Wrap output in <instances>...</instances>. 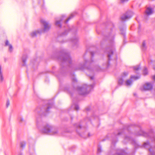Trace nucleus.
<instances>
[{
	"label": "nucleus",
	"instance_id": "nucleus-1",
	"mask_svg": "<svg viewBox=\"0 0 155 155\" xmlns=\"http://www.w3.org/2000/svg\"><path fill=\"white\" fill-rule=\"evenodd\" d=\"M61 59L62 60L63 63H68L69 64L70 67H72L74 70H83L85 68L86 65L87 64H91L93 63V61L91 59V60L87 61L84 60V62L79 63L75 65L72 64V61L68 53L65 51L64 52L63 57Z\"/></svg>",
	"mask_w": 155,
	"mask_h": 155
},
{
	"label": "nucleus",
	"instance_id": "nucleus-2",
	"mask_svg": "<svg viewBox=\"0 0 155 155\" xmlns=\"http://www.w3.org/2000/svg\"><path fill=\"white\" fill-rule=\"evenodd\" d=\"M41 22L44 26V28L42 31H34L31 33V35L32 37H35L36 36L38 33H41L43 31L46 32L48 31L50 28L51 25L48 22L45 21L44 19H41Z\"/></svg>",
	"mask_w": 155,
	"mask_h": 155
},
{
	"label": "nucleus",
	"instance_id": "nucleus-3",
	"mask_svg": "<svg viewBox=\"0 0 155 155\" xmlns=\"http://www.w3.org/2000/svg\"><path fill=\"white\" fill-rule=\"evenodd\" d=\"M94 84H91L87 86L86 84H84L81 86L78 87V91L80 94L85 95L88 93L93 87Z\"/></svg>",
	"mask_w": 155,
	"mask_h": 155
},
{
	"label": "nucleus",
	"instance_id": "nucleus-4",
	"mask_svg": "<svg viewBox=\"0 0 155 155\" xmlns=\"http://www.w3.org/2000/svg\"><path fill=\"white\" fill-rule=\"evenodd\" d=\"M108 39L109 40L111 43V46L110 47L107 49V51L108 52L107 53V57L108 58V61L110 60V58L112 55L113 54V43H114V36H110L108 38Z\"/></svg>",
	"mask_w": 155,
	"mask_h": 155
},
{
	"label": "nucleus",
	"instance_id": "nucleus-5",
	"mask_svg": "<svg viewBox=\"0 0 155 155\" xmlns=\"http://www.w3.org/2000/svg\"><path fill=\"white\" fill-rule=\"evenodd\" d=\"M52 127L48 124L45 126L42 130V132L45 133H49L50 135H55L57 134V130H52Z\"/></svg>",
	"mask_w": 155,
	"mask_h": 155
},
{
	"label": "nucleus",
	"instance_id": "nucleus-6",
	"mask_svg": "<svg viewBox=\"0 0 155 155\" xmlns=\"http://www.w3.org/2000/svg\"><path fill=\"white\" fill-rule=\"evenodd\" d=\"M53 104V103H49L48 105L44 106L43 108L41 109L39 107H37L35 110V112L38 113H39L41 111L45 110L47 113L48 112L50 108L52 107Z\"/></svg>",
	"mask_w": 155,
	"mask_h": 155
},
{
	"label": "nucleus",
	"instance_id": "nucleus-7",
	"mask_svg": "<svg viewBox=\"0 0 155 155\" xmlns=\"http://www.w3.org/2000/svg\"><path fill=\"white\" fill-rule=\"evenodd\" d=\"M133 15V13L132 12L128 11L121 16V19L122 21H126L130 19Z\"/></svg>",
	"mask_w": 155,
	"mask_h": 155
},
{
	"label": "nucleus",
	"instance_id": "nucleus-8",
	"mask_svg": "<svg viewBox=\"0 0 155 155\" xmlns=\"http://www.w3.org/2000/svg\"><path fill=\"white\" fill-rule=\"evenodd\" d=\"M152 88V85L150 83H147L141 86L140 89L142 91H149Z\"/></svg>",
	"mask_w": 155,
	"mask_h": 155
},
{
	"label": "nucleus",
	"instance_id": "nucleus-9",
	"mask_svg": "<svg viewBox=\"0 0 155 155\" xmlns=\"http://www.w3.org/2000/svg\"><path fill=\"white\" fill-rule=\"evenodd\" d=\"M153 136L152 137H151V136L150 135V134H148L144 131H143V130H141L140 132H139L137 134V135H142L144 137H147V136H150V137L151 138H152V140L153 141H154L155 142V137L154 136V134H152Z\"/></svg>",
	"mask_w": 155,
	"mask_h": 155
},
{
	"label": "nucleus",
	"instance_id": "nucleus-10",
	"mask_svg": "<svg viewBox=\"0 0 155 155\" xmlns=\"http://www.w3.org/2000/svg\"><path fill=\"white\" fill-rule=\"evenodd\" d=\"M140 78V76H131L130 79L127 80L125 84L127 86H130L132 84L133 81L132 79H134L135 80H137Z\"/></svg>",
	"mask_w": 155,
	"mask_h": 155
},
{
	"label": "nucleus",
	"instance_id": "nucleus-11",
	"mask_svg": "<svg viewBox=\"0 0 155 155\" xmlns=\"http://www.w3.org/2000/svg\"><path fill=\"white\" fill-rule=\"evenodd\" d=\"M128 74L127 72H124L122 74L121 77L118 80V84H122L124 82V78L127 76Z\"/></svg>",
	"mask_w": 155,
	"mask_h": 155
},
{
	"label": "nucleus",
	"instance_id": "nucleus-12",
	"mask_svg": "<svg viewBox=\"0 0 155 155\" xmlns=\"http://www.w3.org/2000/svg\"><path fill=\"white\" fill-rule=\"evenodd\" d=\"M65 16L64 15L62 16L59 19H56L55 22V25L56 26L61 27V22L64 19Z\"/></svg>",
	"mask_w": 155,
	"mask_h": 155
},
{
	"label": "nucleus",
	"instance_id": "nucleus-13",
	"mask_svg": "<svg viewBox=\"0 0 155 155\" xmlns=\"http://www.w3.org/2000/svg\"><path fill=\"white\" fill-rule=\"evenodd\" d=\"M5 45L6 46H8L9 52H12V51L13 49L12 46L8 40H6L5 42Z\"/></svg>",
	"mask_w": 155,
	"mask_h": 155
},
{
	"label": "nucleus",
	"instance_id": "nucleus-14",
	"mask_svg": "<svg viewBox=\"0 0 155 155\" xmlns=\"http://www.w3.org/2000/svg\"><path fill=\"white\" fill-rule=\"evenodd\" d=\"M153 12V9L150 8H148L146 11V13L147 15H149L152 14Z\"/></svg>",
	"mask_w": 155,
	"mask_h": 155
},
{
	"label": "nucleus",
	"instance_id": "nucleus-15",
	"mask_svg": "<svg viewBox=\"0 0 155 155\" xmlns=\"http://www.w3.org/2000/svg\"><path fill=\"white\" fill-rule=\"evenodd\" d=\"M150 155H155V147L149 149Z\"/></svg>",
	"mask_w": 155,
	"mask_h": 155
},
{
	"label": "nucleus",
	"instance_id": "nucleus-16",
	"mask_svg": "<svg viewBox=\"0 0 155 155\" xmlns=\"http://www.w3.org/2000/svg\"><path fill=\"white\" fill-rule=\"evenodd\" d=\"M78 39L77 37H75L71 40V42L75 45L78 43Z\"/></svg>",
	"mask_w": 155,
	"mask_h": 155
},
{
	"label": "nucleus",
	"instance_id": "nucleus-17",
	"mask_svg": "<svg viewBox=\"0 0 155 155\" xmlns=\"http://www.w3.org/2000/svg\"><path fill=\"white\" fill-rule=\"evenodd\" d=\"M4 80L2 72L1 70V67L0 66V82H2Z\"/></svg>",
	"mask_w": 155,
	"mask_h": 155
},
{
	"label": "nucleus",
	"instance_id": "nucleus-18",
	"mask_svg": "<svg viewBox=\"0 0 155 155\" xmlns=\"http://www.w3.org/2000/svg\"><path fill=\"white\" fill-rule=\"evenodd\" d=\"M27 58V56L26 54H24L23 55L22 58V61L23 63V66H25V63Z\"/></svg>",
	"mask_w": 155,
	"mask_h": 155
},
{
	"label": "nucleus",
	"instance_id": "nucleus-19",
	"mask_svg": "<svg viewBox=\"0 0 155 155\" xmlns=\"http://www.w3.org/2000/svg\"><path fill=\"white\" fill-rule=\"evenodd\" d=\"M71 107L77 110H78L79 109V107L78 105L76 104H73L72 105Z\"/></svg>",
	"mask_w": 155,
	"mask_h": 155
},
{
	"label": "nucleus",
	"instance_id": "nucleus-20",
	"mask_svg": "<svg viewBox=\"0 0 155 155\" xmlns=\"http://www.w3.org/2000/svg\"><path fill=\"white\" fill-rule=\"evenodd\" d=\"M74 16V15L73 14H71V15H70V17L68 18V19L65 21V24H66L68 22V21H69V20L71 19V18H72Z\"/></svg>",
	"mask_w": 155,
	"mask_h": 155
},
{
	"label": "nucleus",
	"instance_id": "nucleus-21",
	"mask_svg": "<svg viewBox=\"0 0 155 155\" xmlns=\"http://www.w3.org/2000/svg\"><path fill=\"white\" fill-rule=\"evenodd\" d=\"M142 49L143 50H145L146 49V47L145 42H143L142 44Z\"/></svg>",
	"mask_w": 155,
	"mask_h": 155
},
{
	"label": "nucleus",
	"instance_id": "nucleus-22",
	"mask_svg": "<svg viewBox=\"0 0 155 155\" xmlns=\"http://www.w3.org/2000/svg\"><path fill=\"white\" fill-rule=\"evenodd\" d=\"M18 120L20 123H25V121L22 117H19L18 118Z\"/></svg>",
	"mask_w": 155,
	"mask_h": 155
},
{
	"label": "nucleus",
	"instance_id": "nucleus-23",
	"mask_svg": "<svg viewBox=\"0 0 155 155\" xmlns=\"http://www.w3.org/2000/svg\"><path fill=\"white\" fill-rule=\"evenodd\" d=\"M25 143L24 142H22L20 143L21 147L23 148L25 147Z\"/></svg>",
	"mask_w": 155,
	"mask_h": 155
},
{
	"label": "nucleus",
	"instance_id": "nucleus-24",
	"mask_svg": "<svg viewBox=\"0 0 155 155\" xmlns=\"http://www.w3.org/2000/svg\"><path fill=\"white\" fill-rule=\"evenodd\" d=\"M143 74L144 75H147L148 73L147 70L146 68H145L143 70Z\"/></svg>",
	"mask_w": 155,
	"mask_h": 155
},
{
	"label": "nucleus",
	"instance_id": "nucleus-25",
	"mask_svg": "<svg viewBox=\"0 0 155 155\" xmlns=\"http://www.w3.org/2000/svg\"><path fill=\"white\" fill-rule=\"evenodd\" d=\"M133 68L134 70L138 71L139 69H140V67L139 66L137 65L135 66Z\"/></svg>",
	"mask_w": 155,
	"mask_h": 155
},
{
	"label": "nucleus",
	"instance_id": "nucleus-26",
	"mask_svg": "<svg viewBox=\"0 0 155 155\" xmlns=\"http://www.w3.org/2000/svg\"><path fill=\"white\" fill-rule=\"evenodd\" d=\"M143 146L144 147H146L147 146H150V143L148 142H147L144 143Z\"/></svg>",
	"mask_w": 155,
	"mask_h": 155
},
{
	"label": "nucleus",
	"instance_id": "nucleus-27",
	"mask_svg": "<svg viewBox=\"0 0 155 155\" xmlns=\"http://www.w3.org/2000/svg\"><path fill=\"white\" fill-rule=\"evenodd\" d=\"M97 152L98 153H100L101 152V147L100 146L98 147Z\"/></svg>",
	"mask_w": 155,
	"mask_h": 155
},
{
	"label": "nucleus",
	"instance_id": "nucleus-28",
	"mask_svg": "<svg viewBox=\"0 0 155 155\" xmlns=\"http://www.w3.org/2000/svg\"><path fill=\"white\" fill-rule=\"evenodd\" d=\"M126 28L125 27H124L123 28H122V29L120 28V30L121 31H122V32H121V33L123 35H124L125 33V31Z\"/></svg>",
	"mask_w": 155,
	"mask_h": 155
},
{
	"label": "nucleus",
	"instance_id": "nucleus-29",
	"mask_svg": "<svg viewBox=\"0 0 155 155\" xmlns=\"http://www.w3.org/2000/svg\"><path fill=\"white\" fill-rule=\"evenodd\" d=\"M42 122L41 121H37V125L38 127H39V125L42 124Z\"/></svg>",
	"mask_w": 155,
	"mask_h": 155
},
{
	"label": "nucleus",
	"instance_id": "nucleus-30",
	"mask_svg": "<svg viewBox=\"0 0 155 155\" xmlns=\"http://www.w3.org/2000/svg\"><path fill=\"white\" fill-rule=\"evenodd\" d=\"M125 140H127L129 141H131L132 140V138L131 137L128 136H126L125 137Z\"/></svg>",
	"mask_w": 155,
	"mask_h": 155
},
{
	"label": "nucleus",
	"instance_id": "nucleus-31",
	"mask_svg": "<svg viewBox=\"0 0 155 155\" xmlns=\"http://www.w3.org/2000/svg\"><path fill=\"white\" fill-rule=\"evenodd\" d=\"M9 104H10L9 102V101L8 100L7 101V102H6V107H8L9 106Z\"/></svg>",
	"mask_w": 155,
	"mask_h": 155
},
{
	"label": "nucleus",
	"instance_id": "nucleus-32",
	"mask_svg": "<svg viewBox=\"0 0 155 155\" xmlns=\"http://www.w3.org/2000/svg\"><path fill=\"white\" fill-rule=\"evenodd\" d=\"M121 3H123L128 1V0H120Z\"/></svg>",
	"mask_w": 155,
	"mask_h": 155
},
{
	"label": "nucleus",
	"instance_id": "nucleus-33",
	"mask_svg": "<svg viewBox=\"0 0 155 155\" xmlns=\"http://www.w3.org/2000/svg\"><path fill=\"white\" fill-rule=\"evenodd\" d=\"M67 31H66L64 32L63 33V34H62V35L63 36V35H67Z\"/></svg>",
	"mask_w": 155,
	"mask_h": 155
},
{
	"label": "nucleus",
	"instance_id": "nucleus-34",
	"mask_svg": "<svg viewBox=\"0 0 155 155\" xmlns=\"http://www.w3.org/2000/svg\"><path fill=\"white\" fill-rule=\"evenodd\" d=\"M91 54L92 57H93V56L94 53L93 52H91Z\"/></svg>",
	"mask_w": 155,
	"mask_h": 155
},
{
	"label": "nucleus",
	"instance_id": "nucleus-35",
	"mask_svg": "<svg viewBox=\"0 0 155 155\" xmlns=\"http://www.w3.org/2000/svg\"><path fill=\"white\" fill-rule=\"evenodd\" d=\"M90 79L91 80H93L94 79V77L93 76H90Z\"/></svg>",
	"mask_w": 155,
	"mask_h": 155
},
{
	"label": "nucleus",
	"instance_id": "nucleus-36",
	"mask_svg": "<svg viewBox=\"0 0 155 155\" xmlns=\"http://www.w3.org/2000/svg\"><path fill=\"white\" fill-rule=\"evenodd\" d=\"M117 154L118 155H122V152H121V153H117Z\"/></svg>",
	"mask_w": 155,
	"mask_h": 155
},
{
	"label": "nucleus",
	"instance_id": "nucleus-37",
	"mask_svg": "<svg viewBox=\"0 0 155 155\" xmlns=\"http://www.w3.org/2000/svg\"><path fill=\"white\" fill-rule=\"evenodd\" d=\"M109 63H107V67H109Z\"/></svg>",
	"mask_w": 155,
	"mask_h": 155
},
{
	"label": "nucleus",
	"instance_id": "nucleus-38",
	"mask_svg": "<svg viewBox=\"0 0 155 155\" xmlns=\"http://www.w3.org/2000/svg\"><path fill=\"white\" fill-rule=\"evenodd\" d=\"M153 79L155 81V76H154L153 77Z\"/></svg>",
	"mask_w": 155,
	"mask_h": 155
},
{
	"label": "nucleus",
	"instance_id": "nucleus-39",
	"mask_svg": "<svg viewBox=\"0 0 155 155\" xmlns=\"http://www.w3.org/2000/svg\"><path fill=\"white\" fill-rule=\"evenodd\" d=\"M79 127L81 128V125H78V127Z\"/></svg>",
	"mask_w": 155,
	"mask_h": 155
},
{
	"label": "nucleus",
	"instance_id": "nucleus-40",
	"mask_svg": "<svg viewBox=\"0 0 155 155\" xmlns=\"http://www.w3.org/2000/svg\"><path fill=\"white\" fill-rule=\"evenodd\" d=\"M87 70H88V71H90L91 70L89 68H88L87 69Z\"/></svg>",
	"mask_w": 155,
	"mask_h": 155
},
{
	"label": "nucleus",
	"instance_id": "nucleus-41",
	"mask_svg": "<svg viewBox=\"0 0 155 155\" xmlns=\"http://www.w3.org/2000/svg\"><path fill=\"white\" fill-rule=\"evenodd\" d=\"M88 136H90V134H88Z\"/></svg>",
	"mask_w": 155,
	"mask_h": 155
},
{
	"label": "nucleus",
	"instance_id": "nucleus-42",
	"mask_svg": "<svg viewBox=\"0 0 155 155\" xmlns=\"http://www.w3.org/2000/svg\"><path fill=\"white\" fill-rule=\"evenodd\" d=\"M120 134V133H119L118 134V135H119V134Z\"/></svg>",
	"mask_w": 155,
	"mask_h": 155
},
{
	"label": "nucleus",
	"instance_id": "nucleus-43",
	"mask_svg": "<svg viewBox=\"0 0 155 155\" xmlns=\"http://www.w3.org/2000/svg\"><path fill=\"white\" fill-rule=\"evenodd\" d=\"M87 110H88V109H87Z\"/></svg>",
	"mask_w": 155,
	"mask_h": 155
},
{
	"label": "nucleus",
	"instance_id": "nucleus-44",
	"mask_svg": "<svg viewBox=\"0 0 155 155\" xmlns=\"http://www.w3.org/2000/svg\"><path fill=\"white\" fill-rule=\"evenodd\" d=\"M75 81H76V79H75Z\"/></svg>",
	"mask_w": 155,
	"mask_h": 155
},
{
	"label": "nucleus",
	"instance_id": "nucleus-45",
	"mask_svg": "<svg viewBox=\"0 0 155 155\" xmlns=\"http://www.w3.org/2000/svg\"><path fill=\"white\" fill-rule=\"evenodd\" d=\"M20 155H22V154H21Z\"/></svg>",
	"mask_w": 155,
	"mask_h": 155
}]
</instances>
